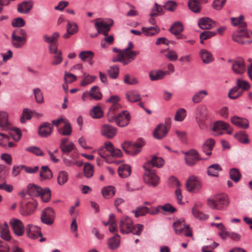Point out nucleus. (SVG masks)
Listing matches in <instances>:
<instances>
[{"label": "nucleus", "instance_id": "nucleus-1", "mask_svg": "<svg viewBox=\"0 0 252 252\" xmlns=\"http://www.w3.org/2000/svg\"><path fill=\"white\" fill-rule=\"evenodd\" d=\"M244 16L231 18V23L234 26H239V29L234 32L232 38L233 41L241 44H249L252 42V32L246 30V23L243 21Z\"/></svg>", "mask_w": 252, "mask_h": 252}, {"label": "nucleus", "instance_id": "nucleus-2", "mask_svg": "<svg viewBox=\"0 0 252 252\" xmlns=\"http://www.w3.org/2000/svg\"><path fill=\"white\" fill-rule=\"evenodd\" d=\"M229 204L228 197L225 194H218L207 199L208 206L213 210H224Z\"/></svg>", "mask_w": 252, "mask_h": 252}, {"label": "nucleus", "instance_id": "nucleus-3", "mask_svg": "<svg viewBox=\"0 0 252 252\" xmlns=\"http://www.w3.org/2000/svg\"><path fill=\"white\" fill-rule=\"evenodd\" d=\"M148 164H144V169L143 180L146 184L150 186L156 187L159 183V177L157 175L155 170L149 168Z\"/></svg>", "mask_w": 252, "mask_h": 252}, {"label": "nucleus", "instance_id": "nucleus-4", "mask_svg": "<svg viewBox=\"0 0 252 252\" xmlns=\"http://www.w3.org/2000/svg\"><path fill=\"white\" fill-rule=\"evenodd\" d=\"M173 227L176 234L180 235L182 233L186 237H191L192 236V230L189 225L185 224L183 219H180L173 224Z\"/></svg>", "mask_w": 252, "mask_h": 252}, {"label": "nucleus", "instance_id": "nucleus-5", "mask_svg": "<svg viewBox=\"0 0 252 252\" xmlns=\"http://www.w3.org/2000/svg\"><path fill=\"white\" fill-rule=\"evenodd\" d=\"M144 145V142H137L132 144L129 141H125L122 144V148L127 155H136L141 151V148Z\"/></svg>", "mask_w": 252, "mask_h": 252}, {"label": "nucleus", "instance_id": "nucleus-6", "mask_svg": "<svg viewBox=\"0 0 252 252\" xmlns=\"http://www.w3.org/2000/svg\"><path fill=\"white\" fill-rule=\"evenodd\" d=\"M59 36L60 34L58 32H54L51 37L47 34L43 36L45 42L49 44V50L51 54H55L57 52V42Z\"/></svg>", "mask_w": 252, "mask_h": 252}, {"label": "nucleus", "instance_id": "nucleus-7", "mask_svg": "<svg viewBox=\"0 0 252 252\" xmlns=\"http://www.w3.org/2000/svg\"><path fill=\"white\" fill-rule=\"evenodd\" d=\"M55 218V213L51 207H46L42 211L40 219L42 223L47 225H51L53 223Z\"/></svg>", "mask_w": 252, "mask_h": 252}, {"label": "nucleus", "instance_id": "nucleus-8", "mask_svg": "<svg viewBox=\"0 0 252 252\" xmlns=\"http://www.w3.org/2000/svg\"><path fill=\"white\" fill-rule=\"evenodd\" d=\"M130 118L131 117L128 112L124 110L114 117V122H116L118 126L125 127L129 124Z\"/></svg>", "mask_w": 252, "mask_h": 252}, {"label": "nucleus", "instance_id": "nucleus-9", "mask_svg": "<svg viewBox=\"0 0 252 252\" xmlns=\"http://www.w3.org/2000/svg\"><path fill=\"white\" fill-rule=\"evenodd\" d=\"M37 206V201L33 199H31L28 202L21 206L20 209L21 214L23 216H30L34 212Z\"/></svg>", "mask_w": 252, "mask_h": 252}, {"label": "nucleus", "instance_id": "nucleus-10", "mask_svg": "<svg viewBox=\"0 0 252 252\" xmlns=\"http://www.w3.org/2000/svg\"><path fill=\"white\" fill-rule=\"evenodd\" d=\"M202 184L198 178L194 176L190 177L187 181L186 188L189 192L198 191L201 188Z\"/></svg>", "mask_w": 252, "mask_h": 252}, {"label": "nucleus", "instance_id": "nucleus-11", "mask_svg": "<svg viewBox=\"0 0 252 252\" xmlns=\"http://www.w3.org/2000/svg\"><path fill=\"white\" fill-rule=\"evenodd\" d=\"M133 226L132 220L128 217L122 219L119 224L120 231L123 234L130 233L133 229Z\"/></svg>", "mask_w": 252, "mask_h": 252}, {"label": "nucleus", "instance_id": "nucleus-12", "mask_svg": "<svg viewBox=\"0 0 252 252\" xmlns=\"http://www.w3.org/2000/svg\"><path fill=\"white\" fill-rule=\"evenodd\" d=\"M188 157L185 158V161L189 166L195 165L201 158H200L199 153L195 149H191L185 153Z\"/></svg>", "mask_w": 252, "mask_h": 252}, {"label": "nucleus", "instance_id": "nucleus-13", "mask_svg": "<svg viewBox=\"0 0 252 252\" xmlns=\"http://www.w3.org/2000/svg\"><path fill=\"white\" fill-rule=\"evenodd\" d=\"M113 21L111 23L107 24L103 22H96L95 23V27L97 31V32L94 35H91L92 37H95L97 36L98 34L102 33L105 36L108 35V32L110 30V27L113 25Z\"/></svg>", "mask_w": 252, "mask_h": 252}, {"label": "nucleus", "instance_id": "nucleus-14", "mask_svg": "<svg viewBox=\"0 0 252 252\" xmlns=\"http://www.w3.org/2000/svg\"><path fill=\"white\" fill-rule=\"evenodd\" d=\"M9 223L15 235L21 236L23 234L24 232V226L20 220L12 218L10 220Z\"/></svg>", "mask_w": 252, "mask_h": 252}, {"label": "nucleus", "instance_id": "nucleus-15", "mask_svg": "<svg viewBox=\"0 0 252 252\" xmlns=\"http://www.w3.org/2000/svg\"><path fill=\"white\" fill-rule=\"evenodd\" d=\"M53 126L48 122H44L41 124L38 128V135L41 137H48L53 132Z\"/></svg>", "mask_w": 252, "mask_h": 252}, {"label": "nucleus", "instance_id": "nucleus-16", "mask_svg": "<svg viewBox=\"0 0 252 252\" xmlns=\"http://www.w3.org/2000/svg\"><path fill=\"white\" fill-rule=\"evenodd\" d=\"M232 68L236 74H241L246 70L245 62L241 57L237 58L233 62Z\"/></svg>", "mask_w": 252, "mask_h": 252}, {"label": "nucleus", "instance_id": "nucleus-17", "mask_svg": "<svg viewBox=\"0 0 252 252\" xmlns=\"http://www.w3.org/2000/svg\"><path fill=\"white\" fill-rule=\"evenodd\" d=\"M27 235L32 239H35L39 236H42L40 228L32 224H28L26 228Z\"/></svg>", "mask_w": 252, "mask_h": 252}, {"label": "nucleus", "instance_id": "nucleus-18", "mask_svg": "<svg viewBox=\"0 0 252 252\" xmlns=\"http://www.w3.org/2000/svg\"><path fill=\"white\" fill-rule=\"evenodd\" d=\"M168 130L165 125L159 124L154 130L153 136L157 139H161L166 136Z\"/></svg>", "mask_w": 252, "mask_h": 252}, {"label": "nucleus", "instance_id": "nucleus-19", "mask_svg": "<svg viewBox=\"0 0 252 252\" xmlns=\"http://www.w3.org/2000/svg\"><path fill=\"white\" fill-rule=\"evenodd\" d=\"M117 131V128L109 124H105L102 126L101 132L102 135L108 138L111 139L116 134Z\"/></svg>", "mask_w": 252, "mask_h": 252}, {"label": "nucleus", "instance_id": "nucleus-20", "mask_svg": "<svg viewBox=\"0 0 252 252\" xmlns=\"http://www.w3.org/2000/svg\"><path fill=\"white\" fill-rule=\"evenodd\" d=\"M231 121L233 124L241 128L247 129L249 126V121L245 118L235 116L231 118Z\"/></svg>", "mask_w": 252, "mask_h": 252}, {"label": "nucleus", "instance_id": "nucleus-21", "mask_svg": "<svg viewBox=\"0 0 252 252\" xmlns=\"http://www.w3.org/2000/svg\"><path fill=\"white\" fill-rule=\"evenodd\" d=\"M215 22L208 17L200 18L198 21V26L203 30L211 29L215 26Z\"/></svg>", "mask_w": 252, "mask_h": 252}, {"label": "nucleus", "instance_id": "nucleus-22", "mask_svg": "<svg viewBox=\"0 0 252 252\" xmlns=\"http://www.w3.org/2000/svg\"><path fill=\"white\" fill-rule=\"evenodd\" d=\"M164 163V161L161 157L157 156H153L150 160H148L144 164H148L149 168L151 169V167H161Z\"/></svg>", "mask_w": 252, "mask_h": 252}, {"label": "nucleus", "instance_id": "nucleus-23", "mask_svg": "<svg viewBox=\"0 0 252 252\" xmlns=\"http://www.w3.org/2000/svg\"><path fill=\"white\" fill-rule=\"evenodd\" d=\"M33 6L32 1H24L17 5V11L19 13L27 14L31 10Z\"/></svg>", "mask_w": 252, "mask_h": 252}, {"label": "nucleus", "instance_id": "nucleus-24", "mask_svg": "<svg viewBox=\"0 0 252 252\" xmlns=\"http://www.w3.org/2000/svg\"><path fill=\"white\" fill-rule=\"evenodd\" d=\"M215 144V141L213 138L207 139L202 146L203 152L207 156L212 154V151Z\"/></svg>", "mask_w": 252, "mask_h": 252}, {"label": "nucleus", "instance_id": "nucleus-25", "mask_svg": "<svg viewBox=\"0 0 252 252\" xmlns=\"http://www.w3.org/2000/svg\"><path fill=\"white\" fill-rule=\"evenodd\" d=\"M42 191L40 187L33 184H30L28 186L27 193L31 197L39 196Z\"/></svg>", "mask_w": 252, "mask_h": 252}, {"label": "nucleus", "instance_id": "nucleus-26", "mask_svg": "<svg viewBox=\"0 0 252 252\" xmlns=\"http://www.w3.org/2000/svg\"><path fill=\"white\" fill-rule=\"evenodd\" d=\"M229 126V124L223 121H217L214 124L213 130L214 131L218 132V134H215V135H220L223 134L221 130H224L227 129Z\"/></svg>", "mask_w": 252, "mask_h": 252}, {"label": "nucleus", "instance_id": "nucleus-27", "mask_svg": "<svg viewBox=\"0 0 252 252\" xmlns=\"http://www.w3.org/2000/svg\"><path fill=\"white\" fill-rule=\"evenodd\" d=\"M201 206V204H195L192 209V213L195 218L202 220H206L209 216L198 210V208Z\"/></svg>", "mask_w": 252, "mask_h": 252}, {"label": "nucleus", "instance_id": "nucleus-28", "mask_svg": "<svg viewBox=\"0 0 252 252\" xmlns=\"http://www.w3.org/2000/svg\"><path fill=\"white\" fill-rule=\"evenodd\" d=\"M126 98L130 102H135L141 100L140 94L137 91H130L126 94Z\"/></svg>", "mask_w": 252, "mask_h": 252}, {"label": "nucleus", "instance_id": "nucleus-29", "mask_svg": "<svg viewBox=\"0 0 252 252\" xmlns=\"http://www.w3.org/2000/svg\"><path fill=\"white\" fill-rule=\"evenodd\" d=\"M195 119L201 129H204L206 127L204 124V122L207 119L205 113L201 111H198L196 114Z\"/></svg>", "mask_w": 252, "mask_h": 252}, {"label": "nucleus", "instance_id": "nucleus-30", "mask_svg": "<svg viewBox=\"0 0 252 252\" xmlns=\"http://www.w3.org/2000/svg\"><path fill=\"white\" fill-rule=\"evenodd\" d=\"M200 55L202 62L204 63H209L212 62L214 60L213 55L211 52L206 49H201L200 51Z\"/></svg>", "mask_w": 252, "mask_h": 252}, {"label": "nucleus", "instance_id": "nucleus-31", "mask_svg": "<svg viewBox=\"0 0 252 252\" xmlns=\"http://www.w3.org/2000/svg\"><path fill=\"white\" fill-rule=\"evenodd\" d=\"M120 108L121 105L120 104L112 105L107 113L108 121L109 122L112 123L114 122V117L116 116L115 114Z\"/></svg>", "mask_w": 252, "mask_h": 252}, {"label": "nucleus", "instance_id": "nucleus-32", "mask_svg": "<svg viewBox=\"0 0 252 252\" xmlns=\"http://www.w3.org/2000/svg\"><path fill=\"white\" fill-rule=\"evenodd\" d=\"M118 172L120 177L126 178L131 174V167L127 164L122 165L119 167Z\"/></svg>", "mask_w": 252, "mask_h": 252}, {"label": "nucleus", "instance_id": "nucleus-33", "mask_svg": "<svg viewBox=\"0 0 252 252\" xmlns=\"http://www.w3.org/2000/svg\"><path fill=\"white\" fill-rule=\"evenodd\" d=\"M221 170L222 168L219 164H213L208 167L207 174L209 176L218 177L219 173Z\"/></svg>", "mask_w": 252, "mask_h": 252}, {"label": "nucleus", "instance_id": "nucleus-34", "mask_svg": "<svg viewBox=\"0 0 252 252\" xmlns=\"http://www.w3.org/2000/svg\"><path fill=\"white\" fill-rule=\"evenodd\" d=\"M120 243V235L116 234L114 237L110 238L108 241L109 248L111 250L117 249Z\"/></svg>", "mask_w": 252, "mask_h": 252}, {"label": "nucleus", "instance_id": "nucleus-35", "mask_svg": "<svg viewBox=\"0 0 252 252\" xmlns=\"http://www.w3.org/2000/svg\"><path fill=\"white\" fill-rule=\"evenodd\" d=\"M12 44L16 48H20L22 46V42L25 41V37H22L16 34V32H14L12 34Z\"/></svg>", "mask_w": 252, "mask_h": 252}, {"label": "nucleus", "instance_id": "nucleus-36", "mask_svg": "<svg viewBox=\"0 0 252 252\" xmlns=\"http://www.w3.org/2000/svg\"><path fill=\"white\" fill-rule=\"evenodd\" d=\"M184 27L182 23L180 22H175L170 28V32L175 35H178L183 31Z\"/></svg>", "mask_w": 252, "mask_h": 252}, {"label": "nucleus", "instance_id": "nucleus-37", "mask_svg": "<svg viewBox=\"0 0 252 252\" xmlns=\"http://www.w3.org/2000/svg\"><path fill=\"white\" fill-rule=\"evenodd\" d=\"M8 118V115L6 112H0V129H4L8 126L9 123Z\"/></svg>", "mask_w": 252, "mask_h": 252}, {"label": "nucleus", "instance_id": "nucleus-38", "mask_svg": "<svg viewBox=\"0 0 252 252\" xmlns=\"http://www.w3.org/2000/svg\"><path fill=\"white\" fill-rule=\"evenodd\" d=\"M89 95L93 99L96 100H100L102 97V94L98 87L97 86H94L92 88L89 92Z\"/></svg>", "mask_w": 252, "mask_h": 252}, {"label": "nucleus", "instance_id": "nucleus-39", "mask_svg": "<svg viewBox=\"0 0 252 252\" xmlns=\"http://www.w3.org/2000/svg\"><path fill=\"white\" fill-rule=\"evenodd\" d=\"M229 177L234 182H238L242 177V175L239 170L236 168H233L229 170Z\"/></svg>", "mask_w": 252, "mask_h": 252}, {"label": "nucleus", "instance_id": "nucleus-40", "mask_svg": "<svg viewBox=\"0 0 252 252\" xmlns=\"http://www.w3.org/2000/svg\"><path fill=\"white\" fill-rule=\"evenodd\" d=\"M40 177L43 179H49L52 178L53 174L51 170L48 166H42L40 172Z\"/></svg>", "mask_w": 252, "mask_h": 252}, {"label": "nucleus", "instance_id": "nucleus-41", "mask_svg": "<svg viewBox=\"0 0 252 252\" xmlns=\"http://www.w3.org/2000/svg\"><path fill=\"white\" fill-rule=\"evenodd\" d=\"M103 196L105 198H110L112 197L115 193V188L112 186L104 187L101 190Z\"/></svg>", "mask_w": 252, "mask_h": 252}, {"label": "nucleus", "instance_id": "nucleus-42", "mask_svg": "<svg viewBox=\"0 0 252 252\" xmlns=\"http://www.w3.org/2000/svg\"><path fill=\"white\" fill-rule=\"evenodd\" d=\"M165 75V72L160 70L157 71H152L149 74V76L151 80L156 81L162 79L164 78Z\"/></svg>", "mask_w": 252, "mask_h": 252}, {"label": "nucleus", "instance_id": "nucleus-43", "mask_svg": "<svg viewBox=\"0 0 252 252\" xmlns=\"http://www.w3.org/2000/svg\"><path fill=\"white\" fill-rule=\"evenodd\" d=\"M234 137L239 142L242 144H248L250 142L248 134L244 131H241L235 133Z\"/></svg>", "mask_w": 252, "mask_h": 252}, {"label": "nucleus", "instance_id": "nucleus-44", "mask_svg": "<svg viewBox=\"0 0 252 252\" xmlns=\"http://www.w3.org/2000/svg\"><path fill=\"white\" fill-rule=\"evenodd\" d=\"M189 8L194 13L200 11V4L198 0H189L188 1Z\"/></svg>", "mask_w": 252, "mask_h": 252}, {"label": "nucleus", "instance_id": "nucleus-45", "mask_svg": "<svg viewBox=\"0 0 252 252\" xmlns=\"http://www.w3.org/2000/svg\"><path fill=\"white\" fill-rule=\"evenodd\" d=\"M142 31L146 36H152L159 32V29L157 27H151L149 28L143 27Z\"/></svg>", "mask_w": 252, "mask_h": 252}, {"label": "nucleus", "instance_id": "nucleus-46", "mask_svg": "<svg viewBox=\"0 0 252 252\" xmlns=\"http://www.w3.org/2000/svg\"><path fill=\"white\" fill-rule=\"evenodd\" d=\"M68 179V173L64 171L59 172L57 178V182L60 186L63 185Z\"/></svg>", "mask_w": 252, "mask_h": 252}, {"label": "nucleus", "instance_id": "nucleus-47", "mask_svg": "<svg viewBox=\"0 0 252 252\" xmlns=\"http://www.w3.org/2000/svg\"><path fill=\"white\" fill-rule=\"evenodd\" d=\"M94 54L92 51H83L80 53L79 57L83 61H87L93 59L94 57Z\"/></svg>", "mask_w": 252, "mask_h": 252}, {"label": "nucleus", "instance_id": "nucleus-48", "mask_svg": "<svg viewBox=\"0 0 252 252\" xmlns=\"http://www.w3.org/2000/svg\"><path fill=\"white\" fill-rule=\"evenodd\" d=\"M94 165L89 163H86L84 166V174L87 178H91L94 174Z\"/></svg>", "mask_w": 252, "mask_h": 252}, {"label": "nucleus", "instance_id": "nucleus-49", "mask_svg": "<svg viewBox=\"0 0 252 252\" xmlns=\"http://www.w3.org/2000/svg\"><path fill=\"white\" fill-rule=\"evenodd\" d=\"M58 132L62 135L69 136L72 132V128L70 123H66L64 126L58 130Z\"/></svg>", "mask_w": 252, "mask_h": 252}, {"label": "nucleus", "instance_id": "nucleus-50", "mask_svg": "<svg viewBox=\"0 0 252 252\" xmlns=\"http://www.w3.org/2000/svg\"><path fill=\"white\" fill-rule=\"evenodd\" d=\"M90 115L93 118L99 119L102 117L103 111L98 106H94L90 111Z\"/></svg>", "mask_w": 252, "mask_h": 252}, {"label": "nucleus", "instance_id": "nucleus-51", "mask_svg": "<svg viewBox=\"0 0 252 252\" xmlns=\"http://www.w3.org/2000/svg\"><path fill=\"white\" fill-rule=\"evenodd\" d=\"M208 94V93L205 90H202L197 93H196L192 97V101L195 103H197L200 102L202 99L204 98V96H206Z\"/></svg>", "mask_w": 252, "mask_h": 252}, {"label": "nucleus", "instance_id": "nucleus-52", "mask_svg": "<svg viewBox=\"0 0 252 252\" xmlns=\"http://www.w3.org/2000/svg\"><path fill=\"white\" fill-rule=\"evenodd\" d=\"M148 207L144 206H140L137 207L135 210L132 211L136 218L140 216H144L147 214Z\"/></svg>", "mask_w": 252, "mask_h": 252}, {"label": "nucleus", "instance_id": "nucleus-53", "mask_svg": "<svg viewBox=\"0 0 252 252\" xmlns=\"http://www.w3.org/2000/svg\"><path fill=\"white\" fill-rule=\"evenodd\" d=\"M217 32L214 31H206L201 32L200 34L199 38L200 39V43H203V41L209 39L216 34Z\"/></svg>", "mask_w": 252, "mask_h": 252}, {"label": "nucleus", "instance_id": "nucleus-54", "mask_svg": "<svg viewBox=\"0 0 252 252\" xmlns=\"http://www.w3.org/2000/svg\"><path fill=\"white\" fill-rule=\"evenodd\" d=\"M51 191L49 188L42 189V191L39 196H41V198L43 202H46L50 200L51 196Z\"/></svg>", "mask_w": 252, "mask_h": 252}, {"label": "nucleus", "instance_id": "nucleus-55", "mask_svg": "<svg viewBox=\"0 0 252 252\" xmlns=\"http://www.w3.org/2000/svg\"><path fill=\"white\" fill-rule=\"evenodd\" d=\"M32 117V112L31 110L28 108H24L20 118V121L22 123H25L27 120H30Z\"/></svg>", "mask_w": 252, "mask_h": 252}, {"label": "nucleus", "instance_id": "nucleus-56", "mask_svg": "<svg viewBox=\"0 0 252 252\" xmlns=\"http://www.w3.org/2000/svg\"><path fill=\"white\" fill-rule=\"evenodd\" d=\"M119 72V67L117 65L112 66L107 70L109 76L112 79H116L118 77Z\"/></svg>", "mask_w": 252, "mask_h": 252}, {"label": "nucleus", "instance_id": "nucleus-57", "mask_svg": "<svg viewBox=\"0 0 252 252\" xmlns=\"http://www.w3.org/2000/svg\"><path fill=\"white\" fill-rule=\"evenodd\" d=\"M163 12V8L158 4L157 3H155V6L152 9L150 16L154 17L158 16V14H162Z\"/></svg>", "mask_w": 252, "mask_h": 252}, {"label": "nucleus", "instance_id": "nucleus-58", "mask_svg": "<svg viewBox=\"0 0 252 252\" xmlns=\"http://www.w3.org/2000/svg\"><path fill=\"white\" fill-rule=\"evenodd\" d=\"M186 116V111L184 108H180L178 109L175 116V120L176 121H182L184 120Z\"/></svg>", "mask_w": 252, "mask_h": 252}, {"label": "nucleus", "instance_id": "nucleus-59", "mask_svg": "<svg viewBox=\"0 0 252 252\" xmlns=\"http://www.w3.org/2000/svg\"><path fill=\"white\" fill-rule=\"evenodd\" d=\"M33 91L36 102L38 103H42L43 102V96L41 90L39 88H35Z\"/></svg>", "mask_w": 252, "mask_h": 252}, {"label": "nucleus", "instance_id": "nucleus-60", "mask_svg": "<svg viewBox=\"0 0 252 252\" xmlns=\"http://www.w3.org/2000/svg\"><path fill=\"white\" fill-rule=\"evenodd\" d=\"M26 150L34 154L37 156H42L44 155V153L41 149L36 146L29 147L27 148Z\"/></svg>", "mask_w": 252, "mask_h": 252}, {"label": "nucleus", "instance_id": "nucleus-61", "mask_svg": "<svg viewBox=\"0 0 252 252\" xmlns=\"http://www.w3.org/2000/svg\"><path fill=\"white\" fill-rule=\"evenodd\" d=\"M238 86L234 87L230 90L228 94V96L230 98L235 99L240 96L241 94L237 92L238 90Z\"/></svg>", "mask_w": 252, "mask_h": 252}, {"label": "nucleus", "instance_id": "nucleus-62", "mask_svg": "<svg viewBox=\"0 0 252 252\" xmlns=\"http://www.w3.org/2000/svg\"><path fill=\"white\" fill-rule=\"evenodd\" d=\"M56 54L54 57L53 60L51 62V64L53 65H56L61 63L63 61L62 54L61 51L57 50V52L55 53Z\"/></svg>", "mask_w": 252, "mask_h": 252}, {"label": "nucleus", "instance_id": "nucleus-63", "mask_svg": "<svg viewBox=\"0 0 252 252\" xmlns=\"http://www.w3.org/2000/svg\"><path fill=\"white\" fill-rule=\"evenodd\" d=\"M177 6V3L175 1L169 0L164 4V8L168 11H174L176 9Z\"/></svg>", "mask_w": 252, "mask_h": 252}, {"label": "nucleus", "instance_id": "nucleus-64", "mask_svg": "<svg viewBox=\"0 0 252 252\" xmlns=\"http://www.w3.org/2000/svg\"><path fill=\"white\" fill-rule=\"evenodd\" d=\"M66 29L68 33H70L71 34L73 35L77 32L78 27L76 23H71L68 22L66 26Z\"/></svg>", "mask_w": 252, "mask_h": 252}]
</instances>
